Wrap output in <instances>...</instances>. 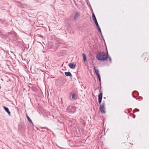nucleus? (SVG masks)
Returning <instances> with one entry per match:
<instances>
[{
	"label": "nucleus",
	"instance_id": "nucleus-1",
	"mask_svg": "<svg viewBox=\"0 0 149 149\" xmlns=\"http://www.w3.org/2000/svg\"><path fill=\"white\" fill-rule=\"evenodd\" d=\"M107 53L103 52L98 53L96 56V58L99 61H105L108 58V52L107 50Z\"/></svg>",
	"mask_w": 149,
	"mask_h": 149
},
{
	"label": "nucleus",
	"instance_id": "nucleus-2",
	"mask_svg": "<svg viewBox=\"0 0 149 149\" xmlns=\"http://www.w3.org/2000/svg\"><path fill=\"white\" fill-rule=\"evenodd\" d=\"M76 110V107L74 106H69L67 109V111L69 113H72L75 112Z\"/></svg>",
	"mask_w": 149,
	"mask_h": 149
},
{
	"label": "nucleus",
	"instance_id": "nucleus-3",
	"mask_svg": "<svg viewBox=\"0 0 149 149\" xmlns=\"http://www.w3.org/2000/svg\"><path fill=\"white\" fill-rule=\"evenodd\" d=\"M105 104L104 102L102 103L100 105V110L101 113H105Z\"/></svg>",
	"mask_w": 149,
	"mask_h": 149
},
{
	"label": "nucleus",
	"instance_id": "nucleus-4",
	"mask_svg": "<svg viewBox=\"0 0 149 149\" xmlns=\"http://www.w3.org/2000/svg\"><path fill=\"white\" fill-rule=\"evenodd\" d=\"M92 17L93 19V20H94L95 24L96 25V26L99 25L98 22H97V19L95 16L94 14V13L93 11L92 12Z\"/></svg>",
	"mask_w": 149,
	"mask_h": 149
},
{
	"label": "nucleus",
	"instance_id": "nucleus-5",
	"mask_svg": "<svg viewBox=\"0 0 149 149\" xmlns=\"http://www.w3.org/2000/svg\"><path fill=\"white\" fill-rule=\"evenodd\" d=\"M98 103L100 104L102 101V93H101L98 96Z\"/></svg>",
	"mask_w": 149,
	"mask_h": 149
},
{
	"label": "nucleus",
	"instance_id": "nucleus-6",
	"mask_svg": "<svg viewBox=\"0 0 149 149\" xmlns=\"http://www.w3.org/2000/svg\"><path fill=\"white\" fill-rule=\"evenodd\" d=\"M80 16V13L78 12H76L74 16V20H76Z\"/></svg>",
	"mask_w": 149,
	"mask_h": 149
},
{
	"label": "nucleus",
	"instance_id": "nucleus-7",
	"mask_svg": "<svg viewBox=\"0 0 149 149\" xmlns=\"http://www.w3.org/2000/svg\"><path fill=\"white\" fill-rule=\"evenodd\" d=\"M69 66L71 69H75L76 67V65L72 63H70L68 64Z\"/></svg>",
	"mask_w": 149,
	"mask_h": 149
},
{
	"label": "nucleus",
	"instance_id": "nucleus-8",
	"mask_svg": "<svg viewBox=\"0 0 149 149\" xmlns=\"http://www.w3.org/2000/svg\"><path fill=\"white\" fill-rule=\"evenodd\" d=\"M94 70L97 76L100 75L99 71L98 69H97L95 67H94Z\"/></svg>",
	"mask_w": 149,
	"mask_h": 149
},
{
	"label": "nucleus",
	"instance_id": "nucleus-9",
	"mask_svg": "<svg viewBox=\"0 0 149 149\" xmlns=\"http://www.w3.org/2000/svg\"><path fill=\"white\" fill-rule=\"evenodd\" d=\"M3 108L4 110L7 113L8 115L10 116V112L9 111L8 108L5 106L3 107Z\"/></svg>",
	"mask_w": 149,
	"mask_h": 149
},
{
	"label": "nucleus",
	"instance_id": "nucleus-10",
	"mask_svg": "<svg viewBox=\"0 0 149 149\" xmlns=\"http://www.w3.org/2000/svg\"><path fill=\"white\" fill-rule=\"evenodd\" d=\"M65 75L67 77L68 76H70L72 77V75L71 74L70 72H65Z\"/></svg>",
	"mask_w": 149,
	"mask_h": 149
},
{
	"label": "nucleus",
	"instance_id": "nucleus-11",
	"mask_svg": "<svg viewBox=\"0 0 149 149\" xmlns=\"http://www.w3.org/2000/svg\"><path fill=\"white\" fill-rule=\"evenodd\" d=\"M26 117L28 121L30 123H31L33 124V123L30 119V118H29V117L27 116V113H26Z\"/></svg>",
	"mask_w": 149,
	"mask_h": 149
},
{
	"label": "nucleus",
	"instance_id": "nucleus-12",
	"mask_svg": "<svg viewBox=\"0 0 149 149\" xmlns=\"http://www.w3.org/2000/svg\"><path fill=\"white\" fill-rule=\"evenodd\" d=\"M82 56L83 57L84 60V62H85L86 60V55L84 53H83Z\"/></svg>",
	"mask_w": 149,
	"mask_h": 149
},
{
	"label": "nucleus",
	"instance_id": "nucleus-13",
	"mask_svg": "<svg viewBox=\"0 0 149 149\" xmlns=\"http://www.w3.org/2000/svg\"><path fill=\"white\" fill-rule=\"evenodd\" d=\"M97 26V28H98V31H99V32H100V33L101 34H102V32H101V29H100V26L99 25L98 26Z\"/></svg>",
	"mask_w": 149,
	"mask_h": 149
},
{
	"label": "nucleus",
	"instance_id": "nucleus-14",
	"mask_svg": "<svg viewBox=\"0 0 149 149\" xmlns=\"http://www.w3.org/2000/svg\"><path fill=\"white\" fill-rule=\"evenodd\" d=\"M105 129L102 130V132L101 134V136H102L103 135H105Z\"/></svg>",
	"mask_w": 149,
	"mask_h": 149
},
{
	"label": "nucleus",
	"instance_id": "nucleus-15",
	"mask_svg": "<svg viewBox=\"0 0 149 149\" xmlns=\"http://www.w3.org/2000/svg\"><path fill=\"white\" fill-rule=\"evenodd\" d=\"M97 77L98 78L99 80L100 81V86L101 87V79H100V75L97 76Z\"/></svg>",
	"mask_w": 149,
	"mask_h": 149
},
{
	"label": "nucleus",
	"instance_id": "nucleus-16",
	"mask_svg": "<svg viewBox=\"0 0 149 149\" xmlns=\"http://www.w3.org/2000/svg\"><path fill=\"white\" fill-rule=\"evenodd\" d=\"M5 20H3L0 19V23H1V24H3L5 22Z\"/></svg>",
	"mask_w": 149,
	"mask_h": 149
},
{
	"label": "nucleus",
	"instance_id": "nucleus-17",
	"mask_svg": "<svg viewBox=\"0 0 149 149\" xmlns=\"http://www.w3.org/2000/svg\"><path fill=\"white\" fill-rule=\"evenodd\" d=\"M75 93H73L72 95V98L73 99H75Z\"/></svg>",
	"mask_w": 149,
	"mask_h": 149
},
{
	"label": "nucleus",
	"instance_id": "nucleus-18",
	"mask_svg": "<svg viewBox=\"0 0 149 149\" xmlns=\"http://www.w3.org/2000/svg\"><path fill=\"white\" fill-rule=\"evenodd\" d=\"M108 59L109 61L111 62L112 61V60L111 57L110 56H108Z\"/></svg>",
	"mask_w": 149,
	"mask_h": 149
},
{
	"label": "nucleus",
	"instance_id": "nucleus-19",
	"mask_svg": "<svg viewBox=\"0 0 149 149\" xmlns=\"http://www.w3.org/2000/svg\"><path fill=\"white\" fill-rule=\"evenodd\" d=\"M38 36L40 37H41V38H43V36H41V35H38Z\"/></svg>",
	"mask_w": 149,
	"mask_h": 149
},
{
	"label": "nucleus",
	"instance_id": "nucleus-20",
	"mask_svg": "<svg viewBox=\"0 0 149 149\" xmlns=\"http://www.w3.org/2000/svg\"><path fill=\"white\" fill-rule=\"evenodd\" d=\"M101 87L100 86V88H99V87H97V88L98 89H99V91H100V90H101Z\"/></svg>",
	"mask_w": 149,
	"mask_h": 149
},
{
	"label": "nucleus",
	"instance_id": "nucleus-21",
	"mask_svg": "<svg viewBox=\"0 0 149 149\" xmlns=\"http://www.w3.org/2000/svg\"><path fill=\"white\" fill-rule=\"evenodd\" d=\"M41 128V129H46L47 130H48V129L46 127H42V128Z\"/></svg>",
	"mask_w": 149,
	"mask_h": 149
},
{
	"label": "nucleus",
	"instance_id": "nucleus-22",
	"mask_svg": "<svg viewBox=\"0 0 149 149\" xmlns=\"http://www.w3.org/2000/svg\"><path fill=\"white\" fill-rule=\"evenodd\" d=\"M80 121H83V120H82V119H81V118H80Z\"/></svg>",
	"mask_w": 149,
	"mask_h": 149
},
{
	"label": "nucleus",
	"instance_id": "nucleus-23",
	"mask_svg": "<svg viewBox=\"0 0 149 149\" xmlns=\"http://www.w3.org/2000/svg\"><path fill=\"white\" fill-rule=\"evenodd\" d=\"M139 111V110L138 109H137V110L136 111Z\"/></svg>",
	"mask_w": 149,
	"mask_h": 149
}]
</instances>
